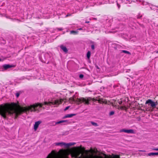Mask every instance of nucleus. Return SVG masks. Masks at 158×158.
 I'll use <instances>...</instances> for the list:
<instances>
[{
    "mask_svg": "<svg viewBox=\"0 0 158 158\" xmlns=\"http://www.w3.org/2000/svg\"><path fill=\"white\" fill-rule=\"evenodd\" d=\"M97 152V149L91 148L89 150L85 151V155L84 156L81 154V156L79 157V155L81 153V151L78 147L72 148L70 152L72 157L75 158H102L98 155H94V154H96ZM112 158H119V157L118 155H113Z\"/></svg>",
    "mask_w": 158,
    "mask_h": 158,
    "instance_id": "obj_1",
    "label": "nucleus"
},
{
    "mask_svg": "<svg viewBox=\"0 0 158 158\" xmlns=\"http://www.w3.org/2000/svg\"><path fill=\"white\" fill-rule=\"evenodd\" d=\"M146 104H148V106H145V109L147 111H152L153 109L157 105V102H154L151 99H148L145 102Z\"/></svg>",
    "mask_w": 158,
    "mask_h": 158,
    "instance_id": "obj_2",
    "label": "nucleus"
},
{
    "mask_svg": "<svg viewBox=\"0 0 158 158\" xmlns=\"http://www.w3.org/2000/svg\"><path fill=\"white\" fill-rule=\"evenodd\" d=\"M90 100V98H87V99H85L82 98H76L74 96L70 98V103H72L73 102H75L78 104H80L82 102H85L86 104H89V101Z\"/></svg>",
    "mask_w": 158,
    "mask_h": 158,
    "instance_id": "obj_3",
    "label": "nucleus"
},
{
    "mask_svg": "<svg viewBox=\"0 0 158 158\" xmlns=\"http://www.w3.org/2000/svg\"><path fill=\"white\" fill-rule=\"evenodd\" d=\"M75 144V143H66L63 142L55 143H54V145L56 146H59L61 147H64L65 148H68L70 146Z\"/></svg>",
    "mask_w": 158,
    "mask_h": 158,
    "instance_id": "obj_4",
    "label": "nucleus"
},
{
    "mask_svg": "<svg viewBox=\"0 0 158 158\" xmlns=\"http://www.w3.org/2000/svg\"><path fill=\"white\" fill-rule=\"evenodd\" d=\"M93 101L95 100L94 99H93ZM97 100L98 101V102L100 103H105V104H109L110 102L109 101H107L105 99H99L98 100Z\"/></svg>",
    "mask_w": 158,
    "mask_h": 158,
    "instance_id": "obj_5",
    "label": "nucleus"
},
{
    "mask_svg": "<svg viewBox=\"0 0 158 158\" xmlns=\"http://www.w3.org/2000/svg\"><path fill=\"white\" fill-rule=\"evenodd\" d=\"M120 132H124L127 133H134V131L132 129H123L120 131Z\"/></svg>",
    "mask_w": 158,
    "mask_h": 158,
    "instance_id": "obj_6",
    "label": "nucleus"
},
{
    "mask_svg": "<svg viewBox=\"0 0 158 158\" xmlns=\"http://www.w3.org/2000/svg\"><path fill=\"white\" fill-rule=\"evenodd\" d=\"M41 121H38L35 122L34 125V130L36 131L38 127H39V125L41 123Z\"/></svg>",
    "mask_w": 158,
    "mask_h": 158,
    "instance_id": "obj_7",
    "label": "nucleus"
},
{
    "mask_svg": "<svg viewBox=\"0 0 158 158\" xmlns=\"http://www.w3.org/2000/svg\"><path fill=\"white\" fill-rule=\"evenodd\" d=\"M15 66L13 65H10L9 64H5L3 66V68L5 69H7L10 68L14 67Z\"/></svg>",
    "mask_w": 158,
    "mask_h": 158,
    "instance_id": "obj_8",
    "label": "nucleus"
},
{
    "mask_svg": "<svg viewBox=\"0 0 158 158\" xmlns=\"http://www.w3.org/2000/svg\"><path fill=\"white\" fill-rule=\"evenodd\" d=\"M75 114H68L66 115H65L64 117V118H71L73 116H75Z\"/></svg>",
    "mask_w": 158,
    "mask_h": 158,
    "instance_id": "obj_9",
    "label": "nucleus"
},
{
    "mask_svg": "<svg viewBox=\"0 0 158 158\" xmlns=\"http://www.w3.org/2000/svg\"><path fill=\"white\" fill-rule=\"evenodd\" d=\"M158 155V152L156 153L151 152L149 153L148 154V156H154Z\"/></svg>",
    "mask_w": 158,
    "mask_h": 158,
    "instance_id": "obj_10",
    "label": "nucleus"
},
{
    "mask_svg": "<svg viewBox=\"0 0 158 158\" xmlns=\"http://www.w3.org/2000/svg\"><path fill=\"white\" fill-rule=\"evenodd\" d=\"M60 47L64 52H67V50L65 47L63 45H61L60 46Z\"/></svg>",
    "mask_w": 158,
    "mask_h": 158,
    "instance_id": "obj_11",
    "label": "nucleus"
},
{
    "mask_svg": "<svg viewBox=\"0 0 158 158\" xmlns=\"http://www.w3.org/2000/svg\"><path fill=\"white\" fill-rule=\"evenodd\" d=\"M67 122V121L66 120H61V121H60L56 122V124H58L60 123H64V122Z\"/></svg>",
    "mask_w": 158,
    "mask_h": 158,
    "instance_id": "obj_12",
    "label": "nucleus"
},
{
    "mask_svg": "<svg viewBox=\"0 0 158 158\" xmlns=\"http://www.w3.org/2000/svg\"><path fill=\"white\" fill-rule=\"evenodd\" d=\"M91 53L89 51H88L87 54V57L88 59H89Z\"/></svg>",
    "mask_w": 158,
    "mask_h": 158,
    "instance_id": "obj_13",
    "label": "nucleus"
},
{
    "mask_svg": "<svg viewBox=\"0 0 158 158\" xmlns=\"http://www.w3.org/2000/svg\"><path fill=\"white\" fill-rule=\"evenodd\" d=\"M118 109H120L121 110H124L125 109V107L124 106H119L118 107Z\"/></svg>",
    "mask_w": 158,
    "mask_h": 158,
    "instance_id": "obj_14",
    "label": "nucleus"
},
{
    "mask_svg": "<svg viewBox=\"0 0 158 158\" xmlns=\"http://www.w3.org/2000/svg\"><path fill=\"white\" fill-rule=\"evenodd\" d=\"M91 123L93 125L95 126H98L97 124L96 123L92 122H91Z\"/></svg>",
    "mask_w": 158,
    "mask_h": 158,
    "instance_id": "obj_15",
    "label": "nucleus"
},
{
    "mask_svg": "<svg viewBox=\"0 0 158 158\" xmlns=\"http://www.w3.org/2000/svg\"><path fill=\"white\" fill-rule=\"evenodd\" d=\"M77 31H70V33L71 34H77Z\"/></svg>",
    "mask_w": 158,
    "mask_h": 158,
    "instance_id": "obj_16",
    "label": "nucleus"
},
{
    "mask_svg": "<svg viewBox=\"0 0 158 158\" xmlns=\"http://www.w3.org/2000/svg\"><path fill=\"white\" fill-rule=\"evenodd\" d=\"M123 52L127 54H130V53L128 51L126 50H123L122 51Z\"/></svg>",
    "mask_w": 158,
    "mask_h": 158,
    "instance_id": "obj_17",
    "label": "nucleus"
},
{
    "mask_svg": "<svg viewBox=\"0 0 158 158\" xmlns=\"http://www.w3.org/2000/svg\"><path fill=\"white\" fill-rule=\"evenodd\" d=\"M114 114V112L113 111H111L109 113V114L110 115H113Z\"/></svg>",
    "mask_w": 158,
    "mask_h": 158,
    "instance_id": "obj_18",
    "label": "nucleus"
},
{
    "mask_svg": "<svg viewBox=\"0 0 158 158\" xmlns=\"http://www.w3.org/2000/svg\"><path fill=\"white\" fill-rule=\"evenodd\" d=\"M69 106H67V107H66L65 108V109H64V110L65 111V110H68V109L69 108Z\"/></svg>",
    "mask_w": 158,
    "mask_h": 158,
    "instance_id": "obj_19",
    "label": "nucleus"
},
{
    "mask_svg": "<svg viewBox=\"0 0 158 158\" xmlns=\"http://www.w3.org/2000/svg\"><path fill=\"white\" fill-rule=\"evenodd\" d=\"M79 77L80 78H82L83 77V75L82 74H81L80 75Z\"/></svg>",
    "mask_w": 158,
    "mask_h": 158,
    "instance_id": "obj_20",
    "label": "nucleus"
},
{
    "mask_svg": "<svg viewBox=\"0 0 158 158\" xmlns=\"http://www.w3.org/2000/svg\"><path fill=\"white\" fill-rule=\"evenodd\" d=\"M19 93H16V96L17 97H18L19 96Z\"/></svg>",
    "mask_w": 158,
    "mask_h": 158,
    "instance_id": "obj_21",
    "label": "nucleus"
},
{
    "mask_svg": "<svg viewBox=\"0 0 158 158\" xmlns=\"http://www.w3.org/2000/svg\"><path fill=\"white\" fill-rule=\"evenodd\" d=\"M153 150H155V151H158V148H154V149H153Z\"/></svg>",
    "mask_w": 158,
    "mask_h": 158,
    "instance_id": "obj_22",
    "label": "nucleus"
},
{
    "mask_svg": "<svg viewBox=\"0 0 158 158\" xmlns=\"http://www.w3.org/2000/svg\"><path fill=\"white\" fill-rule=\"evenodd\" d=\"M91 48L93 49H94V45H92L91 46Z\"/></svg>",
    "mask_w": 158,
    "mask_h": 158,
    "instance_id": "obj_23",
    "label": "nucleus"
},
{
    "mask_svg": "<svg viewBox=\"0 0 158 158\" xmlns=\"http://www.w3.org/2000/svg\"><path fill=\"white\" fill-rule=\"evenodd\" d=\"M122 101H119L118 102V103L119 104H121V103H122Z\"/></svg>",
    "mask_w": 158,
    "mask_h": 158,
    "instance_id": "obj_24",
    "label": "nucleus"
},
{
    "mask_svg": "<svg viewBox=\"0 0 158 158\" xmlns=\"http://www.w3.org/2000/svg\"><path fill=\"white\" fill-rule=\"evenodd\" d=\"M139 151H141V152H146V151H145V150H140Z\"/></svg>",
    "mask_w": 158,
    "mask_h": 158,
    "instance_id": "obj_25",
    "label": "nucleus"
},
{
    "mask_svg": "<svg viewBox=\"0 0 158 158\" xmlns=\"http://www.w3.org/2000/svg\"><path fill=\"white\" fill-rule=\"evenodd\" d=\"M4 60V59H0V61H2Z\"/></svg>",
    "mask_w": 158,
    "mask_h": 158,
    "instance_id": "obj_26",
    "label": "nucleus"
},
{
    "mask_svg": "<svg viewBox=\"0 0 158 158\" xmlns=\"http://www.w3.org/2000/svg\"><path fill=\"white\" fill-rule=\"evenodd\" d=\"M77 30H82V28H79V29H77Z\"/></svg>",
    "mask_w": 158,
    "mask_h": 158,
    "instance_id": "obj_27",
    "label": "nucleus"
},
{
    "mask_svg": "<svg viewBox=\"0 0 158 158\" xmlns=\"http://www.w3.org/2000/svg\"><path fill=\"white\" fill-rule=\"evenodd\" d=\"M118 7L119 8L120 7V6L118 4Z\"/></svg>",
    "mask_w": 158,
    "mask_h": 158,
    "instance_id": "obj_28",
    "label": "nucleus"
},
{
    "mask_svg": "<svg viewBox=\"0 0 158 158\" xmlns=\"http://www.w3.org/2000/svg\"><path fill=\"white\" fill-rule=\"evenodd\" d=\"M156 53H158V51L156 52Z\"/></svg>",
    "mask_w": 158,
    "mask_h": 158,
    "instance_id": "obj_29",
    "label": "nucleus"
}]
</instances>
